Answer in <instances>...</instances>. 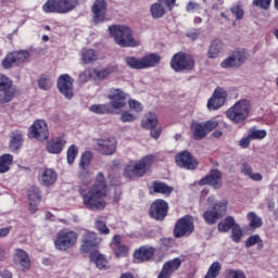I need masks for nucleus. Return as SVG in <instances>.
Masks as SVG:
<instances>
[{
    "label": "nucleus",
    "instance_id": "nucleus-1",
    "mask_svg": "<svg viewBox=\"0 0 278 278\" xmlns=\"http://www.w3.org/2000/svg\"><path fill=\"white\" fill-rule=\"evenodd\" d=\"M80 195L83 203L87 210L93 212H101L104 207H108V185H105V176L103 173H99L96 178V184L87 189H80Z\"/></svg>",
    "mask_w": 278,
    "mask_h": 278
},
{
    "label": "nucleus",
    "instance_id": "nucleus-2",
    "mask_svg": "<svg viewBox=\"0 0 278 278\" xmlns=\"http://www.w3.org/2000/svg\"><path fill=\"white\" fill-rule=\"evenodd\" d=\"M169 66L175 73H190L194 71V66H197V61H194V56H192L191 54L179 51L172 56Z\"/></svg>",
    "mask_w": 278,
    "mask_h": 278
},
{
    "label": "nucleus",
    "instance_id": "nucleus-3",
    "mask_svg": "<svg viewBox=\"0 0 278 278\" xmlns=\"http://www.w3.org/2000/svg\"><path fill=\"white\" fill-rule=\"evenodd\" d=\"M109 31L119 47H136L138 45L131 35L129 26L113 25L109 27Z\"/></svg>",
    "mask_w": 278,
    "mask_h": 278
},
{
    "label": "nucleus",
    "instance_id": "nucleus-4",
    "mask_svg": "<svg viewBox=\"0 0 278 278\" xmlns=\"http://www.w3.org/2000/svg\"><path fill=\"white\" fill-rule=\"evenodd\" d=\"M251 112V103L249 100H240L226 111V116L235 125H240L249 118Z\"/></svg>",
    "mask_w": 278,
    "mask_h": 278
},
{
    "label": "nucleus",
    "instance_id": "nucleus-5",
    "mask_svg": "<svg viewBox=\"0 0 278 278\" xmlns=\"http://www.w3.org/2000/svg\"><path fill=\"white\" fill-rule=\"evenodd\" d=\"M78 0H48L42 5V11L46 14H68L77 8Z\"/></svg>",
    "mask_w": 278,
    "mask_h": 278
},
{
    "label": "nucleus",
    "instance_id": "nucleus-6",
    "mask_svg": "<svg viewBox=\"0 0 278 278\" xmlns=\"http://www.w3.org/2000/svg\"><path fill=\"white\" fill-rule=\"evenodd\" d=\"M78 238L79 235L76 231L68 228L61 229L54 239V248L56 251L66 252L77 244Z\"/></svg>",
    "mask_w": 278,
    "mask_h": 278
},
{
    "label": "nucleus",
    "instance_id": "nucleus-7",
    "mask_svg": "<svg viewBox=\"0 0 278 278\" xmlns=\"http://www.w3.org/2000/svg\"><path fill=\"white\" fill-rule=\"evenodd\" d=\"M194 232V217L191 215H185L180 217L175 226L173 236L174 238H188Z\"/></svg>",
    "mask_w": 278,
    "mask_h": 278
},
{
    "label": "nucleus",
    "instance_id": "nucleus-8",
    "mask_svg": "<svg viewBox=\"0 0 278 278\" xmlns=\"http://www.w3.org/2000/svg\"><path fill=\"white\" fill-rule=\"evenodd\" d=\"M18 94V89L14 83L4 74H0V103H10Z\"/></svg>",
    "mask_w": 278,
    "mask_h": 278
},
{
    "label": "nucleus",
    "instance_id": "nucleus-9",
    "mask_svg": "<svg viewBox=\"0 0 278 278\" xmlns=\"http://www.w3.org/2000/svg\"><path fill=\"white\" fill-rule=\"evenodd\" d=\"M227 200L222 202H216L212 210L205 211L202 215L206 225H216L219 218L224 217L227 214Z\"/></svg>",
    "mask_w": 278,
    "mask_h": 278
},
{
    "label": "nucleus",
    "instance_id": "nucleus-10",
    "mask_svg": "<svg viewBox=\"0 0 278 278\" xmlns=\"http://www.w3.org/2000/svg\"><path fill=\"white\" fill-rule=\"evenodd\" d=\"M29 58L31 54L27 50L13 51L9 53L1 62L3 68H12V66H21V64H25L29 62Z\"/></svg>",
    "mask_w": 278,
    "mask_h": 278
},
{
    "label": "nucleus",
    "instance_id": "nucleus-11",
    "mask_svg": "<svg viewBox=\"0 0 278 278\" xmlns=\"http://www.w3.org/2000/svg\"><path fill=\"white\" fill-rule=\"evenodd\" d=\"M175 162L179 168H185L186 170H197L199 168V161L188 150L178 152L175 156Z\"/></svg>",
    "mask_w": 278,
    "mask_h": 278
},
{
    "label": "nucleus",
    "instance_id": "nucleus-12",
    "mask_svg": "<svg viewBox=\"0 0 278 278\" xmlns=\"http://www.w3.org/2000/svg\"><path fill=\"white\" fill-rule=\"evenodd\" d=\"M99 244H101V238H99L97 232L90 230L84 231L80 245V251L83 253H90V251H94Z\"/></svg>",
    "mask_w": 278,
    "mask_h": 278
},
{
    "label": "nucleus",
    "instance_id": "nucleus-13",
    "mask_svg": "<svg viewBox=\"0 0 278 278\" xmlns=\"http://www.w3.org/2000/svg\"><path fill=\"white\" fill-rule=\"evenodd\" d=\"M29 138H34L35 140H47L49 138V127L47 126V122L42 119H37L29 127L28 130Z\"/></svg>",
    "mask_w": 278,
    "mask_h": 278
},
{
    "label": "nucleus",
    "instance_id": "nucleus-14",
    "mask_svg": "<svg viewBox=\"0 0 278 278\" xmlns=\"http://www.w3.org/2000/svg\"><path fill=\"white\" fill-rule=\"evenodd\" d=\"M149 214L154 220H164L168 216V202L156 199L150 206Z\"/></svg>",
    "mask_w": 278,
    "mask_h": 278
},
{
    "label": "nucleus",
    "instance_id": "nucleus-15",
    "mask_svg": "<svg viewBox=\"0 0 278 278\" xmlns=\"http://www.w3.org/2000/svg\"><path fill=\"white\" fill-rule=\"evenodd\" d=\"M199 186H212L215 190L223 188V173L219 169H211L210 173L199 180Z\"/></svg>",
    "mask_w": 278,
    "mask_h": 278
},
{
    "label": "nucleus",
    "instance_id": "nucleus-16",
    "mask_svg": "<svg viewBox=\"0 0 278 278\" xmlns=\"http://www.w3.org/2000/svg\"><path fill=\"white\" fill-rule=\"evenodd\" d=\"M181 264L182 261L179 257L165 262L156 278H172L173 274L181 268Z\"/></svg>",
    "mask_w": 278,
    "mask_h": 278
},
{
    "label": "nucleus",
    "instance_id": "nucleus-17",
    "mask_svg": "<svg viewBox=\"0 0 278 278\" xmlns=\"http://www.w3.org/2000/svg\"><path fill=\"white\" fill-rule=\"evenodd\" d=\"M73 83L74 79L68 74H63L58 79L59 91L65 99H73Z\"/></svg>",
    "mask_w": 278,
    "mask_h": 278
},
{
    "label": "nucleus",
    "instance_id": "nucleus-18",
    "mask_svg": "<svg viewBox=\"0 0 278 278\" xmlns=\"http://www.w3.org/2000/svg\"><path fill=\"white\" fill-rule=\"evenodd\" d=\"M13 262L20 270H29L31 268V260L29 258V254L25 252L23 249H16L15 254L13 256Z\"/></svg>",
    "mask_w": 278,
    "mask_h": 278
},
{
    "label": "nucleus",
    "instance_id": "nucleus-19",
    "mask_svg": "<svg viewBox=\"0 0 278 278\" xmlns=\"http://www.w3.org/2000/svg\"><path fill=\"white\" fill-rule=\"evenodd\" d=\"M227 101V91L222 88L215 89L212 98L207 101L208 110H220Z\"/></svg>",
    "mask_w": 278,
    "mask_h": 278
},
{
    "label": "nucleus",
    "instance_id": "nucleus-20",
    "mask_svg": "<svg viewBox=\"0 0 278 278\" xmlns=\"http://www.w3.org/2000/svg\"><path fill=\"white\" fill-rule=\"evenodd\" d=\"M116 138L111 137L106 139H99L97 141V148L102 155H114L116 153Z\"/></svg>",
    "mask_w": 278,
    "mask_h": 278
},
{
    "label": "nucleus",
    "instance_id": "nucleus-21",
    "mask_svg": "<svg viewBox=\"0 0 278 278\" xmlns=\"http://www.w3.org/2000/svg\"><path fill=\"white\" fill-rule=\"evenodd\" d=\"M109 99L114 110H123L127 105V96L121 89H111Z\"/></svg>",
    "mask_w": 278,
    "mask_h": 278
},
{
    "label": "nucleus",
    "instance_id": "nucleus-22",
    "mask_svg": "<svg viewBox=\"0 0 278 278\" xmlns=\"http://www.w3.org/2000/svg\"><path fill=\"white\" fill-rule=\"evenodd\" d=\"M94 23H103L108 14V3L105 0H96L92 8Z\"/></svg>",
    "mask_w": 278,
    "mask_h": 278
},
{
    "label": "nucleus",
    "instance_id": "nucleus-23",
    "mask_svg": "<svg viewBox=\"0 0 278 278\" xmlns=\"http://www.w3.org/2000/svg\"><path fill=\"white\" fill-rule=\"evenodd\" d=\"M38 181L41 186L49 188V186H53L58 181V173L52 168L41 169L38 174Z\"/></svg>",
    "mask_w": 278,
    "mask_h": 278
},
{
    "label": "nucleus",
    "instance_id": "nucleus-24",
    "mask_svg": "<svg viewBox=\"0 0 278 278\" xmlns=\"http://www.w3.org/2000/svg\"><path fill=\"white\" fill-rule=\"evenodd\" d=\"M110 247L116 257H127L129 255V248L121 243V235H115L112 238Z\"/></svg>",
    "mask_w": 278,
    "mask_h": 278
},
{
    "label": "nucleus",
    "instance_id": "nucleus-25",
    "mask_svg": "<svg viewBox=\"0 0 278 278\" xmlns=\"http://www.w3.org/2000/svg\"><path fill=\"white\" fill-rule=\"evenodd\" d=\"M64 147H66V139L64 137H55L47 142L46 149L48 153L58 155L61 151H64Z\"/></svg>",
    "mask_w": 278,
    "mask_h": 278
},
{
    "label": "nucleus",
    "instance_id": "nucleus-26",
    "mask_svg": "<svg viewBox=\"0 0 278 278\" xmlns=\"http://www.w3.org/2000/svg\"><path fill=\"white\" fill-rule=\"evenodd\" d=\"M42 197L40 195V188L30 187L28 190L29 212L36 214L38 212V204Z\"/></svg>",
    "mask_w": 278,
    "mask_h": 278
},
{
    "label": "nucleus",
    "instance_id": "nucleus-27",
    "mask_svg": "<svg viewBox=\"0 0 278 278\" xmlns=\"http://www.w3.org/2000/svg\"><path fill=\"white\" fill-rule=\"evenodd\" d=\"M162 62V56L157 53H150L140 59V68H153Z\"/></svg>",
    "mask_w": 278,
    "mask_h": 278
},
{
    "label": "nucleus",
    "instance_id": "nucleus-28",
    "mask_svg": "<svg viewBox=\"0 0 278 278\" xmlns=\"http://www.w3.org/2000/svg\"><path fill=\"white\" fill-rule=\"evenodd\" d=\"M150 190H152L154 194H172L173 193V187L160 180H154L150 187Z\"/></svg>",
    "mask_w": 278,
    "mask_h": 278
},
{
    "label": "nucleus",
    "instance_id": "nucleus-29",
    "mask_svg": "<svg viewBox=\"0 0 278 278\" xmlns=\"http://www.w3.org/2000/svg\"><path fill=\"white\" fill-rule=\"evenodd\" d=\"M157 123H160V121L157 119V114L153 112H148L144 114L141 121V126L143 127V129H155V127H157Z\"/></svg>",
    "mask_w": 278,
    "mask_h": 278
},
{
    "label": "nucleus",
    "instance_id": "nucleus-30",
    "mask_svg": "<svg viewBox=\"0 0 278 278\" xmlns=\"http://www.w3.org/2000/svg\"><path fill=\"white\" fill-rule=\"evenodd\" d=\"M190 129L193 134V140H203L207 136V130L203 123L192 122Z\"/></svg>",
    "mask_w": 278,
    "mask_h": 278
},
{
    "label": "nucleus",
    "instance_id": "nucleus-31",
    "mask_svg": "<svg viewBox=\"0 0 278 278\" xmlns=\"http://www.w3.org/2000/svg\"><path fill=\"white\" fill-rule=\"evenodd\" d=\"M140 173V162L130 161L124 168V177L128 179H134V177H138Z\"/></svg>",
    "mask_w": 278,
    "mask_h": 278
},
{
    "label": "nucleus",
    "instance_id": "nucleus-32",
    "mask_svg": "<svg viewBox=\"0 0 278 278\" xmlns=\"http://www.w3.org/2000/svg\"><path fill=\"white\" fill-rule=\"evenodd\" d=\"M155 162V156L153 154H148L143 156L140 161V177H144L147 173L151 172V166Z\"/></svg>",
    "mask_w": 278,
    "mask_h": 278
},
{
    "label": "nucleus",
    "instance_id": "nucleus-33",
    "mask_svg": "<svg viewBox=\"0 0 278 278\" xmlns=\"http://www.w3.org/2000/svg\"><path fill=\"white\" fill-rule=\"evenodd\" d=\"M89 257L91 262H93V264H96L97 268H99L100 270H103V268H106L108 258H105L103 254L99 253V251L94 250L89 254Z\"/></svg>",
    "mask_w": 278,
    "mask_h": 278
},
{
    "label": "nucleus",
    "instance_id": "nucleus-34",
    "mask_svg": "<svg viewBox=\"0 0 278 278\" xmlns=\"http://www.w3.org/2000/svg\"><path fill=\"white\" fill-rule=\"evenodd\" d=\"M23 147V132L21 130H14L11 134L10 149L11 151H18Z\"/></svg>",
    "mask_w": 278,
    "mask_h": 278
},
{
    "label": "nucleus",
    "instance_id": "nucleus-35",
    "mask_svg": "<svg viewBox=\"0 0 278 278\" xmlns=\"http://www.w3.org/2000/svg\"><path fill=\"white\" fill-rule=\"evenodd\" d=\"M241 173L242 175H245V177H249L252 179V181H262L264 179V176L260 173H253V167L249 165L248 163H243L241 165Z\"/></svg>",
    "mask_w": 278,
    "mask_h": 278
},
{
    "label": "nucleus",
    "instance_id": "nucleus-36",
    "mask_svg": "<svg viewBox=\"0 0 278 278\" xmlns=\"http://www.w3.org/2000/svg\"><path fill=\"white\" fill-rule=\"evenodd\" d=\"M237 225L233 216H227L224 220L218 223L217 228L222 233H227V231L233 229Z\"/></svg>",
    "mask_w": 278,
    "mask_h": 278
},
{
    "label": "nucleus",
    "instance_id": "nucleus-37",
    "mask_svg": "<svg viewBox=\"0 0 278 278\" xmlns=\"http://www.w3.org/2000/svg\"><path fill=\"white\" fill-rule=\"evenodd\" d=\"M99 60V52L92 49H83L81 50V61L84 64H92Z\"/></svg>",
    "mask_w": 278,
    "mask_h": 278
},
{
    "label": "nucleus",
    "instance_id": "nucleus-38",
    "mask_svg": "<svg viewBox=\"0 0 278 278\" xmlns=\"http://www.w3.org/2000/svg\"><path fill=\"white\" fill-rule=\"evenodd\" d=\"M12 162H14V156H12V154H2L0 156V175H3V173H8V170H10Z\"/></svg>",
    "mask_w": 278,
    "mask_h": 278
},
{
    "label": "nucleus",
    "instance_id": "nucleus-39",
    "mask_svg": "<svg viewBox=\"0 0 278 278\" xmlns=\"http://www.w3.org/2000/svg\"><path fill=\"white\" fill-rule=\"evenodd\" d=\"M222 50H223V42L218 39H215L212 41L208 48L207 55L211 60H214L218 58V54L220 53Z\"/></svg>",
    "mask_w": 278,
    "mask_h": 278
},
{
    "label": "nucleus",
    "instance_id": "nucleus-40",
    "mask_svg": "<svg viewBox=\"0 0 278 278\" xmlns=\"http://www.w3.org/2000/svg\"><path fill=\"white\" fill-rule=\"evenodd\" d=\"M150 12L152 15V18H162L164 14H166V8H164V2H159L154 3L150 8Z\"/></svg>",
    "mask_w": 278,
    "mask_h": 278
},
{
    "label": "nucleus",
    "instance_id": "nucleus-41",
    "mask_svg": "<svg viewBox=\"0 0 278 278\" xmlns=\"http://www.w3.org/2000/svg\"><path fill=\"white\" fill-rule=\"evenodd\" d=\"M257 244V250L262 251L264 249V241L260 235H252L245 240V249H251Z\"/></svg>",
    "mask_w": 278,
    "mask_h": 278
},
{
    "label": "nucleus",
    "instance_id": "nucleus-42",
    "mask_svg": "<svg viewBox=\"0 0 278 278\" xmlns=\"http://www.w3.org/2000/svg\"><path fill=\"white\" fill-rule=\"evenodd\" d=\"M155 255V248L143 245L140 248V262H149Z\"/></svg>",
    "mask_w": 278,
    "mask_h": 278
},
{
    "label": "nucleus",
    "instance_id": "nucleus-43",
    "mask_svg": "<svg viewBox=\"0 0 278 278\" xmlns=\"http://www.w3.org/2000/svg\"><path fill=\"white\" fill-rule=\"evenodd\" d=\"M77 155H79V148L75 144H72L66 152V160L70 166H73V164H75Z\"/></svg>",
    "mask_w": 278,
    "mask_h": 278
},
{
    "label": "nucleus",
    "instance_id": "nucleus-44",
    "mask_svg": "<svg viewBox=\"0 0 278 278\" xmlns=\"http://www.w3.org/2000/svg\"><path fill=\"white\" fill-rule=\"evenodd\" d=\"M220 263L219 262H214L212 265L208 267L206 275L204 278H216L220 275Z\"/></svg>",
    "mask_w": 278,
    "mask_h": 278
},
{
    "label": "nucleus",
    "instance_id": "nucleus-45",
    "mask_svg": "<svg viewBox=\"0 0 278 278\" xmlns=\"http://www.w3.org/2000/svg\"><path fill=\"white\" fill-rule=\"evenodd\" d=\"M89 110L93 114H110L112 112V109L110 108V104H92Z\"/></svg>",
    "mask_w": 278,
    "mask_h": 278
},
{
    "label": "nucleus",
    "instance_id": "nucleus-46",
    "mask_svg": "<svg viewBox=\"0 0 278 278\" xmlns=\"http://www.w3.org/2000/svg\"><path fill=\"white\" fill-rule=\"evenodd\" d=\"M248 220L250 222V227H252V229H258V227H262L263 225L262 217L257 216L255 212L248 213Z\"/></svg>",
    "mask_w": 278,
    "mask_h": 278
},
{
    "label": "nucleus",
    "instance_id": "nucleus-47",
    "mask_svg": "<svg viewBox=\"0 0 278 278\" xmlns=\"http://www.w3.org/2000/svg\"><path fill=\"white\" fill-rule=\"evenodd\" d=\"M248 136H250L251 140H264L266 136H268V132L264 129H255V128H250L248 131Z\"/></svg>",
    "mask_w": 278,
    "mask_h": 278
},
{
    "label": "nucleus",
    "instance_id": "nucleus-48",
    "mask_svg": "<svg viewBox=\"0 0 278 278\" xmlns=\"http://www.w3.org/2000/svg\"><path fill=\"white\" fill-rule=\"evenodd\" d=\"M231 14L235 16L236 21H242L244 18V9L242 4L237 3L230 8Z\"/></svg>",
    "mask_w": 278,
    "mask_h": 278
},
{
    "label": "nucleus",
    "instance_id": "nucleus-49",
    "mask_svg": "<svg viewBox=\"0 0 278 278\" xmlns=\"http://www.w3.org/2000/svg\"><path fill=\"white\" fill-rule=\"evenodd\" d=\"M232 56L235 58L236 62L239 66H242L247 62V59L249 58V53L244 50H237L232 53Z\"/></svg>",
    "mask_w": 278,
    "mask_h": 278
},
{
    "label": "nucleus",
    "instance_id": "nucleus-50",
    "mask_svg": "<svg viewBox=\"0 0 278 278\" xmlns=\"http://www.w3.org/2000/svg\"><path fill=\"white\" fill-rule=\"evenodd\" d=\"M224 278H247V275L240 269H226Z\"/></svg>",
    "mask_w": 278,
    "mask_h": 278
},
{
    "label": "nucleus",
    "instance_id": "nucleus-51",
    "mask_svg": "<svg viewBox=\"0 0 278 278\" xmlns=\"http://www.w3.org/2000/svg\"><path fill=\"white\" fill-rule=\"evenodd\" d=\"M231 240L236 243L240 242L242 240V228L240 227V225H236L232 229H231V236H230Z\"/></svg>",
    "mask_w": 278,
    "mask_h": 278
},
{
    "label": "nucleus",
    "instance_id": "nucleus-52",
    "mask_svg": "<svg viewBox=\"0 0 278 278\" xmlns=\"http://www.w3.org/2000/svg\"><path fill=\"white\" fill-rule=\"evenodd\" d=\"M222 68H238L240 65L237 63L232 54L220 63Z\"/></svg>",
    "mask_w": 278,
    "mask_h": 278
},
{
    "label": "nucleus",
    "instance_id": "nucleus-53",
    "mask_svg": "<svg viewBox=\"0 0 278 278\" xmlns=\"http://www.w3.org/2000/svg\"><path fill=\"white\" fill-rule=\"evenodd\" d=\"M90 162H92V153L85 152L80 157L79 168H88Z\"/></svg>",
    "mask_w": 278,
    "mask_h": 278
},
{
    "label": "nucleus",
    "instance_id": "nucleus-54",
    "mask_svg": "<svg viewBox=\"0 0 278 278\" xmlns=\"http://www.w3.org/2000/svg\"><path fill=\"white\" fill-rule=\"evenodd\" d=\"M79 179L83 181V184H90L92 181V177L90 176V172L88 170V167H79Z\"/></svg>",
    "mask_w": 278,
    "mask_h": 278
},
{
    "label": "nucleus",
    "instance_id": "nucleus-55",
    "mask_svg": "<svg viewBox=\"0 0 278 278\" xmlns=\"http://www.w3.org/2000/svg\"><path fill=\"white\" fill-rule=\"evenodd\" d=\"M96 227L103 236H108L110 233V228H108V225H105V222L101 218L96 219Z\"/></svg>",
    "mask_w": 278,
    "mask_h": 278
},
{
    "label": "nucleus",
    "instance_id": "nucleus-56",
    "mask_svg": "<svg viewBox=\"0 0 278 278\" xmlns=\"http://www.w3.org/2000/svg\"><path fill=\"white\" fill-rule=\"evenodd\" d=\"M88 79H94V75L92 74V68L85 70L78 76V81H80V84H86Z\"/></svg>",
    "mask_w": 278,
    "mask_h": 278
},
{
    "label": "nucleus",
    "instance_id": "nucleus-57",
    "mask_svg": "<svg viewBox=\"0 0 278 278\" xmlns=\"http://www.w3.org/2000/svg\"><path fill=\"white\" fill-rule=\"evenodd\" d=\"M38 86L40 90H49L51 89V86H53V81L51 80V78L41 77L38 80Z\"/></svg>",
    "mask_w": 278,
    "mask_h": 278
},
{
    "label": "nucleus",
    "instance_id": "nucleus-58",
    "mask_svg": "<svg viewBox=\"0 0 278 278\" xmlns=\"http://www.w3.org/2000/svg\"><path fill=\"white\" fill-rule=\"evenodd\" d=\"M93 79H105L110 76V70H97L92 68Z\"/></svg>",
    "mask_w": 278,
    "mask_h": 278
},
{
    "label": "nucleus",
    "instance_id": "nucleus-59",
    "mask_svg": "<svg viewBox=\"0 0 278 278\" xmlns=\"http://www.w3.org/2000/svg\"><path fill=\"white\" fill-rule=\"evenodd\" d=\"M126 64L130 68H136L137 71L140 70V60H138L134 56H127L126 58Z\"/></svg>",
    "mask_w": 278,
    "mask_h": 278
},
{
    "label": "nucleus",
    "instance_id": "nucleus-60",
    "mask_svg": "<svg viewBox=\"0 0 278 278\" xmlns=\"http://www.w3.org/2000/svg\"><path fill=\"white\" fill-rule=\"evenodd\" d=\"M273 0H253V5L262 8V10H268Z\"/></svg>",
    "mask_w": 278,
    "mask_h": 278
},
{
    "label": "nucleus",
    "instance_id": "nucleus-61",
    "mask_svg": "<svg viewBox=\"0 0 278 278\" xmlns=\"http://www.w3.org/2000/svg\"><path fill=\"white\" fill-rule=\"evenodd\" d=\"M201 10V3L190 0L186 5V12H197Z\"/></svg>",
    "mask_w": 278,
    "mask_h": 278
},
{
    "label": "nucleus",
    "instance_id": "nucleus-62",
    "mask_svg": "<svg viewBox=\"0 0 278 278\" xmlns=\"http://www.w3.org/2000/svg\"><path fill=\"white\" fill-rule=\"evenodd\" d=\"M202 124L204 125V129H206V134L214 131V129L218 127V123L216 121H206L205 123H202Z\"/></svg>",
    "mask_w": 278,
    "mask_h": 278
},
{
    "label": "nucleus",
    "instance_id": "nucleus-63",
    "mask_svg": "<svg viewBox=\"0 0 278 278\" xmlns=\"http://www.w3.org/2000/svg\"><path fill=\"white\" fill-rule=\"evenodd\" d=\"M160 136H162V127H154L150 128V137L153 138V140H160Z\"/></svg>",
    "mask_w": 278,
    "mask_h": 278
},
{
    "label": "nucleus",
    "instance_id": "nucleus-64",
    "mask_svg": "<svg viewBox=\"0 0 278 278\" xmlns=\"http://www.w3.org/2000/svg\"><path fill=\"white\" fill-rule=\"evenodd\" d=\"M251 139L250 135H248L247 137H243L240 141H239V146L241 147V149H249L250 144H251Z\"/></svg>",
    "mask_w": 278,
    "mask_h": 278
}]
</instances>
